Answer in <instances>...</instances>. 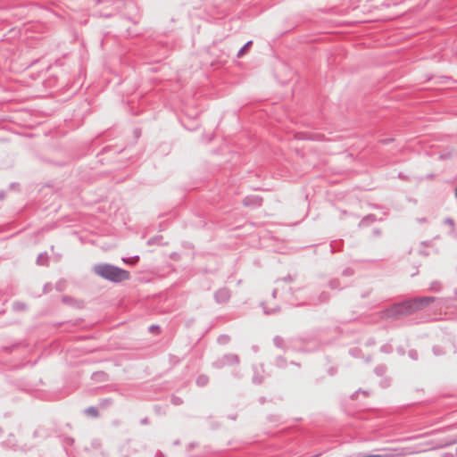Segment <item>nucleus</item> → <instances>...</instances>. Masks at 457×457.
Listing matches in <instances>:
<instances>
[{"label": "nucleus", "instance_id": "f257e3e1", "mask_svg": "<svg viewBox=\"0 0 457 457\" xmlns=\"http://www.w3.org/2000/svg\"><path fill=\"white\" fill-rule=\"evenodd\" d=\"M435 301L434 296H420L394 303L380 312L382 319L398 320L423 310Z\"/></svg>", "mask_w": 457, "mask_h": 457}, {"label": "nucleus", "instance_id": "f03ea898", "mask_svg": "<svg viewBox=\"0 0 457 457\" xmlns=\"http://www.w3.org/2000/svg\"><path fill=\"white\" fill-rule=\"evenodd\" d=\"M92 271L98 277L112 283L118 284L130 278V273L111 263L100 262L92 267Z\"/></svg>", "mask_w": 457, "mask_h": 457}, {"label": "nucleus", "instance_id": "7ed1b4c3", "mask_svg": "<svg viewBox=\"0 0 457 457\" xmlns=\"http://www.w3.org/2000/svg\"><path fill=\"white\" fill-rule=\"evenodd\" d=\"M239 363V357L235 353H226L212 363L216 369H222L227 365H235Z\"/></svg>", "mask_w": 457, "mask_h": 457}, {"label": "nucleus", "instance_id": "20e7f679", "mask_svg": "<svg viewBox=\"0 0 457 457\" xmlns=\"http://www.w3.org/2000/svg\"><path fill=\"white\" fill-rule=\"evenodd\" d=\"M123 149H119L113 145H107L104 147L98 154H96V158H97V162L104 163V158L102 156L106 155L108 161L116 157L119 154H120Z\"/></svg>", "mask_w": 457, "mask_h": 457}, {"label": "nucleus", "instance_id": "39448f33", "mask_svg": "<svg viewBox=\"0 0 457 457\" xmlns=\"http://www.w3.org/2000/svg\"><path fill=\"white\" fill-rule=\"evenodd\" d=\"M214 301L218 304L228 303L231 297V291L228 287H221L214 292Z\"/></svg>", "mask_w": 457, "mask_h": 457}, {"label": "nucleus", "instance_id": "423d86ee", "mask_svg": "<svg viewBox=\"0 0 457 457\" xmlns=\"http://www.w3.org/2000/svg\"><path fill=\"white\" fill-rule=\"evenodd\" d=\"M262 201L260 195H247L243 199V204L246 207L257 208L262 205Z\"/></svg>", "mask_w": 457, "mask_h": 457}, {"label": "nucleus", "instance_id": "0eeeda50", "mask_svg": "<svg viewBox=\"0 0 457 457\" xmlns=\"http://www.w3.org/2000/svg\"><path fill=\"white\" fill-rule=\"evenodd\" d=\"M62 301L63 303L71 305L72 307L81 309L84 307V301L83 300H78L73 298L72 296L64 295L62 297Z\"/></svg>", "mask_w": 457, "mask_h": 457}, {"label": "nucleus", "instance_id": "6e6552de", "mask_svg": "<svg viewBox=\"0 0 457 457\" xmlns=\"http://www.w3.org/2000/svg\"><path fill=\"white\" fill-rule=\"evenodd\" d=\"M377 221V216L375 214H368L364 216L358 224L359 228H365L370 226L371 223Z\"/></svg>", "mask_w": 457, "mask_h": 457}, {"label": "nucleus", "instance_id": "1a4fd4ad", "mask_svg": "<svg viewBox=\"0 0 457 457\" xmlns=\"http://www.w3.org/2000/svg\"><path fill=\"white\" fill-rule=\"evenodd\" d=\"M91 379L96 382H107L109 381V375L104 371H96L91 375Z\"/></svg>", "mask_w": 457, "mask_h": 457}, {"label": "nucleus", "instance_id": "9d476101", "mask_svg": "<svg viewBox=\"0 0 457 457\" xmlns=\"http://www.w3.org/2000/svg\"><path fill=\"white\" fill-rule=\"evenodd\" d=\"M37 264L39 266H48L49 265V256L47 253H41L37 257Z\"/></svg>", "mask_w": 457, "mask_h": 457}, {"label": "nucleus", "instance_id": "9b49d317", "mask_svg": "<svg viewBox=\"0 0 457 457\" xmlns=\"http://www.w3.org/2000/svg\"><path fill=\"white\" fill-rule=\"evenodd\" d=\"M27 308H28V307H27V304H26L25 303H23V302L15 301V302H13V303H12V310H13L14 312H24V311H26V310H27Z\"/></svg>", "mask_w": 457, "mask_h": 457}, {"label": "nucleus", "instance_id": "f8f14e48", "mask_svg": "<svg viewBox=\"0 0 457 457\" xmlns=\"http://www.w3.org/2000/svg\"><path fill=\"white\" fill-rule=\"evenodd\" d=\"M162 240H163L162 236H161V235L154 236L148 239L147 245H163Z\"/></svg>", "mask_w": 457, "mask_h": 457}, {"label": "nucleus", "instance_id": "ddd939ff", "mask_svg": "<svg viewBox=\"0 0 457 457\" xmlns=\"http://www.w3.org/2000/svg\"><path fill=\"white\" fill-rule=\"evenodd\" d=\"M253 45V41L252 40H249L247 41L237 52V56L238 58H241L243 57L245 53L249 50L250 46Z\"/></svg>", "mask_w": 457, "mask_h": 457}, {"label": "nucleus", "instance_id": "4468645a", "mask_svg": "<svg viewBox=\"0 0 457 457\" xmlns=\"http://www.w3.org/2000/svg\"><path fill=\"white\" fill-rule=\"evenodd\" d=\"M328 287L332 290H342L344 288V287H341L340 280L338 278L329 280Z\"/></svg>", "mask_w": 457, "mask_h": 457}, {"label": "nucleus", "instance_id": "2eb2a0df", "mask_svg": "<svg viewBox=\"0 0 457 457\" xmlns=\"http://www.w3.org/2000/svg\"><path fill=\"white\" fill-rule=\"evenodd\" d=\"M386 371H387V367L386 364H379L377 367H375V369H374V373L378 377L384 376Z\"/></svg>", "mask_w": 457, "mask_h": 457}, {"label": "nucleus", "instance_id": "dca6fc26", "mask_svg": "<svg viewBox=\"0 0 457 457\" xmlns=\"http://www.w3.org/2000/svg\"><path fill=\"white\" fill-rule=\"evenodd\" d=\"M274 365L278 368L284 369L287 366V360L283 356H278L274 361Z\"/></svg>", "mask_w": 457, "mask_h": 457}, {"label": "nucleus", "instance_id": "f3484780", "mask_svg": "<svg viewBox=\"0 0 457 457\" xmlns=\"http://www.w3.org/2000/svg\"><path fill=\"white\" fill-rule=\"evenodd\" d=\"M209 383V378L206 375H199L196 378V385L199 386H205Z\"/></svg>", "mask_w": 457, "mask_h": 457}, {"label": "nucleus", "instance_id": "a211bd4d", "mask_svg": "<svg viewBox=\"0 0 457 457\" xmlns=\"http://www.w3.org/2000/svg\"><path fill=\"white\" fill-rule=\"evenodd\" d=\"M349 354L354 358H362V351L359 347H353L349 350Z\"/></svg>", "mask_w": 457, "mask_h": 457}, {"label": "nucleus", "instance_id": "6ab92c4d", "mask_svg": "<svg viewBox=\"0 0 457 457\" xmlns=\"http://www.w3.org/2000/svg\"><path fill=\"white\" fill-rule=\"evenodd\" d=\"M442 289V284L441 282L435 280L430 283L429 285V290L435 293L440 292Z\"/></svg>", "mask_w": 457, "mask_h": 457}, {"label": "nucleus", "instance_id": "aec40b11", "mask_svg": "<svg viewBox=\"0 0 457 457\" xmlns=\"http://www.w3.org/2000/svg\"><path fill=\"white\" fill-rule=\"evenodd\" d=\"M330 298V295L328 292H321L318 297V303H328Z\"/></svg>", "mask_w": 457, "mask_h": 457}, {"label": "nucleus", "instance_id": "412c9836", "mask_svg": "<svg viewBox=\"0 0 457 457\" xmlns=\"http://www.w3.org/2000/svg\"><path fill=\"white\" fill-rule=\"evenodd\" d=\"M432 352L435 356H442V355L445 354V349L440 345H434L432 347Z\"/></svg>", "mask_w": 457, "mask_h": 457}, {"label": "nucleus", "instance_id": "4be33fe9", "mask_svg": "<svg viewBox=\"0 0 457 457\" xmlns=\"http://www.w3.org/2000/svg\"><path fill=\"white\" fill-rule=\"evenodd\" d=\"M87 416H91L93 418L99 417L98 408L96 406L87 407Z\"/></svg>", "mask_w": 457, "mask_h": 457}, {"label": "nucleus", "instance_id": "5701e85b", "mask_svg": "<svg viewBox=\"0 0 457 457\" xmlns=\"http://www.w3.org/2000/svg\"><path fill=\"white\" fill-rule=\"evenodd\" d=\"M261 305L263 309V312L267 315L273 314V313L278 312L280 311V308L278 306L272 308V309H268L263 303H262Z\"/></svg>", "mask_w": 457, "mask_h": 457}, {"label": "nucleus", "instance_id": "b1692460", "mask_svg": "<svg viewBox=\"0 0 457 457\" xmlns=\"http://www.w3.org/2000/svg\"><path fill=\"white\" fill-rule=\"evenodd\" d=\"M230 341V337L228 335H220L218 337L217 342L220 345H227Z\"/></svg>", "mask_w": 457, "mask_h": 457}, {"label": "nucleus", "instance_id": "393cba45", "mask_svg": "<svg viewBox=\"0 0 457 457\" xmlns=\"http://www.w3.org/2000/svg\"><path fill=\"white\" fill-rule=\"evenodd\" d=\"M123 262L127 264L135 265L139 262V256L135 255V256L129 257V259H123Z\"/></svg>", "mask_w": 457, "mask_h": 457}, {"label": "nucleus", "instance_id": "a878e982", "mask_svg": "<svg viewBox=\"0 0 457 457\" xmlns=\"http://www.w3.org/2000/svg\"><path fill=\"white\" fill-rule=\"evenodd\" d=\"M380 352L383 353H391L393 352V346L390 344H385L381 345Z\"/></svg>", "mask_w": 457, "mask_h": 457}, {"label": "nucleus", "instance_id": "bb28decb", "mask_svg": "<svg viewBox=\"0 0 457 457\" xmlns=\"http://www.w3.org/2000/svg\"><path fill=\"white\" fill-rule=\"evenodd\" d=\"M273 343L274 345L278 347V348H282L283 345H284V339L279 337V336H276L274 338H273Z\"/></svg>", "mask_w": 457, "mask_h": 457}, {"label": "nucleus", "instance_id": "cd10ccee", "mask_svg": "<svg viewBox=\"0 0 457 457\" xmlns=\"http://www.w3.org/2000/svg\"><path fill=\"white\" fill-rule=\"evenodd\" d=\"M263 380H264L263 376L259 375V374H254L252 378L253 383L255 385H261L263 382Z\"/></svg>", "mask_w": 457, "mask_h": 457}, {"label": "nucleus", "instance_id": "c85d7f7f", "mask_svg": "<svg viewBox=\"0 0 457 457\" xmlns=\"http://www.w3.org/2000/svg\"><path fill=\"white\" fill-rule=\"evenodd\" d=\"M170 402L173 405L179 406L183 403V399L179 396L172 395Z\"/></svg>", "mask_w": 457, "mask_h": 457}, {"label": "nucleus", "instance_id": "c756f323", "mask_svg": "<svg viewBox=\"0 0 457 457\" xmlns=\"http://www.w3.org/2000/svg\"><path fill=\"white\" fill-rule=\"evenodd\" d=\"M408 355L409 357L413 360V361H417L419 359V353H418V351L415 350V349H411L409 352H408Z\"/></svg>", "mask_w": 457, "mask_h": 457}, {"label": "nucleus", "instance_id": "7c9ffc66", "mask_svg": "<svg viewBox=\"0 0 457 457\" xmlns=\"http://www.w3.org/2000/svg\"><path fill=\"white\" fill-rule=\"evenodd\" d=\"M354 273V270L350 268V267H347L345 268L343 271H342V276L344 277H351L353 276Z\"/></svg>", "mask_w": 457, "mask_h": 457}, {"label": "nucleus", "instance_id": "2f4dec72", "mask_svg": "<svg viewBox=\"0 0 457 457\" xmlns=\"http://www.w3.org/2000/svg\"><path fill=\"white\" fill-rule=\"evenodd\" d=\"M65 287V281L64 280H59L56 284H55V288L56 290L58 291H62Z\"/></svg>", "mask_w": 457, "mask_h": 457}, {"label": "nucleus", "instance_id": "473e14b6", "mask_svg": "<svg viewBox=\"0 0 457 457\" xmlns=\"http://www.w3.org/2000/svg\"><path fill=\"white\" fill-rule=\"evenodd\" d=\"M444 224L448 225L450 228H453L455 226L454 220L450 217H447L444 220Z\"/></svg>", "mask_w": 457, "mask_h": 457}, {"label": "nucleus", "instance_id": "72a5a7b5", "mask_svg": "<svg viewBox=\"0 0 457 457\" xmlns=\"http://www.w3.org/2000/svg\"><path fill=\"white\" fill-rule=\"evenodd\" d=\"M149 331L152 333H159L161 331V328L159 325L153 324L149 327Z\"/></svg>", "mask_w": 457, "mask_h": 457}, {"label": "nucleus", "instance_id": "f704fd0d", "mask_svg": "<svg viewBox=\"0 0 457 457\" xmlns=\"http://www.w3.org/2000/svg\"><path fill=\"white\" fill-rule=\"evenodd\" d=\"M111 403H112V399H111V398H105V399H102V400L100 401L99 405H100L101 407H105V406H107L108 404H110Z\"/></svg>", "mask_w": 457, "mask_h": 457}, {"label": "nucleus", "instance_id": "c9c22d12", "mask_svg": "<svg viewBox=\"0 0 457 457\" xmlns=\"http://www.w3.org/2000/svg\"><path fill=\"white\" fill-rule=\"evenodd\" d=\"M295 280L294 277H292L291 275H287L286 277H284L283 278H279L278 279L277 281H284V282H293Z\"/></svg>", "mask_w": 457, "mask_h": 457}, {"label": "nucleus", "instance_id": "e433bc0d", "mask_svg": "<svg viewBox=\"0 0 457 457\" xmlns=\"http://www.w3.org/2000/svg\"><path fill=\"white\" fill-rule=\"evenodd\" d=\"M91 445L93 448H100L102 445V443L99 439H93L91 442Z\"/></svg>", "mask_w": 457, "mask_h": 457}, {"label": "nucleus", "instance_id": "4c0bfd02", "mask_svg": "<svg viewBox=\"0 0 457 457\" xmlns=\"http://www.w3.org/2000/svg\"><path fill=\"white\" fill-rule=\"evenodd\" d=\"M448 234L452 237L457 239V231L455 230V226L453 228V227L450 228V230H449Z\"/></svg>", "mask_w": 457, "mask_h": 457}, {"label": "nucleus", "instance_id": "58836bf2", "mask_svg": "<svg viewBox=\"0 0 457 457\" xmlns=\"http://www.w3.org/2000/svg\"><path fill=\"white\" fill-rule=\"evenodd\" d=\"M381 233H382L381 229L378 228H375L372 229V235L375 237H378L379 236H381Z\"/></svg>", "mask_w": 457, "mask_h": 457}, {"label": "nucleus", "instance_id": "ea45409f", "mask_svg": "<svg viewBox=\"0 0 457 457\" xmlns=\"http://www.w3.org/2000/svg\"><path fill=\"white\" fill-rule=\"evenodd\" d=\"M93 16H98V17H105V18H108L111 16L110 13H106V12H94L93 13Z\"/></svg>", "mask_w": 457, "mask_h": 457}, {"label": "nucleus", "instance_id": "a19ab883", "mask_svg": "<svg viewBox=\"0 0 457 457\" xmlns=\"http://www.w3.org/2000/svg\"><path fill=\"white\" fill-rule=\"evenodd\" d=\"M375 343H376L375 339H374L373 337H370V338L366 341L365 345H366L367 346H371V345H375Z\"/></svg>", "mask_w": 457, "mask_h": 457}, {"label": "nucleus", "instance_id": "79ce46f5", "mask_svg": "<svg viewBox=\"0 0 457 457\" xmlns=\"http://www.w3.org/2000/svg\"><path fill=\"white\" fill-rule=\"evenodd\" d=\"M370 294H371V289H369V290L364 291L363 293H361V298H367V297L370 296Z\"/></svg>", "mask_w": 457, "mask_h": 457}, {"label": "nucleus", "instance_id": "37998d69", "mask_svg": "<svg viewBox=\"0 0 457 457\" xmlns=\"http://www.w3.org/2000/svg\"><path fill=\"white\" fill-rule=\"evenodd\" d=\"M73 442H74L73 438H71V437H67L63 441V443L65 445H71L73 444Z\"/></svg>", "mask_w": 457, "mask_h": 457}, {"label": "nucleus", "instance_id": "c03bdc74", "mask_svg": "<svg viewBox=\"0 0 457 457\" xmlns=\"http://www.w3.org/2000/svg\"><path fill=\"white\" fill-rule=\"evenodd\" d=\"M105 0H87V4L92 3L95 5L99 4L100 3H104Z\"/></svg>", "mask_w": 457, "mask_h": 457}, {"label": "nucleus", "instance_id": "a18cd8bd", "mask_svg": "<svg viewBox=\"0 0 457 457\" xmlns=\"http://www.w3.org/2000/svg\"><path fill=\"white\" fill-rule=\"evenodd\" d=\"M394 141V138L392 137H389V138H385V139H382L381 142L384 144V145H388L390 144L391 142Z\"/></svg>", "mask_w": 457, "mask_h": 457}, {"label": "nucleus", "instance_id": "49530a36", "mask_svg": "<svg viewBox=\"0 0 457 457\" xmlns=\"http://www.w3.org/2000/svg\"><path fill=\"white\" fill-rule=\"evenodd\" d=\"M134 136H135L136 138H138L141 136V129H136L134 130Z\"/></svg>", "mask_w": 457, "mask_h": 457}, {"label": "nucleus", "instance_id": "de8ad7c7", "mask_svg": "<svg viewBox=\"0 0 457 457\" xmlns=\"http://www.w3.org/2000/svg\"><path fill=\"white\" fill-rule=\"evenodd\" d=\"M140 423H141L142 425H147V424H149V419H148L147 417H145V418H143V419L140 420Z\"/></svg>", "mask_w": 457, "mask_h": 457}, {"label": "nucleus", "instance_id": "09e8293b", "mask_svg": "<svg viewBox=\"0 0 457 457\" xmlns=\"http://www.w3.org/2000/svg\"><path fill=\"white\" fill-rule=\"evenodd\" d=\"M50 290H51V285L50 284L45 285L44 293H48Z\"/></svg>", "mask_w": 457, "mask_h": 457}, {"label": "nucleus", "instance_id": "8fccbe9b", "mask_svg": "<svg viewBox=\"0 0 457 457\" xmlns=\"http://www.w3.org/2000/svg\"><path fill=\"white\" fill-rule=\"evenodd\" d=\"M397 352L401 354V355H403L405 353V351L403 347H398L397 348Z\"/></svg>", "mask_w": 457, "mask_h": 457}, {"label": "nucleus", "instance_id": "3c124183", "mask_svg": "<svg viewBox=\"0 0 457 457\" xmlns=\"http://www.w3.org/2000/svg\"><path fill=\"white\" fill-rule=\"evenodd\" d=\"M382 386L386 387L389 386V380L386 379L381 383Z\"/></svg>", "mask_w": 457, "mask_h": 457}, {"label": "nucleus", "instance_id": "603ef678", "mask_svg": "<svg viewBox=\"0 0 457 457\" xmlns=\"http://www.w3.org/2000/svg\"><path fill=\"white\" fill-rule=\"evenodd\" d=\"M155 457H165L164 453L161 451H157Z\"/></svg>", "mask_w": 457, "mask_h": 457}, {"label": "nucleus", "instance_id": "864d4df0", "mask_svg": "<svg viewBox=\"0 0 457 457\" xmlns=\"http://www.w3.org/2000/svg\"><path fill=\"white\" fill-rule=\"evenodd\" d=\"M4 196H5L4 191L1 190L0 191V201H2L4 198Z\"/></svg>", "mask_w": 457, "mask_h": 457}, {"label": "nucleus", "instance_id": "5fc2aeb1", "mask_svg": "<svg viewBox=\"0 0 457 457\" xmlns=\"http://www.w3.org/2000/svg\"><path fill=\"white\" fill-rule=\"evenodd\" d=\"M55 164H56V165H58V166H64V165H66V164H67V162H66V161H64V162H57V163H55Z\"/></svg>", "mask_w": 457, "mask_h": 457}, {"label": "nucleus", "instance_id": "6e6d98bb", "mask_svg": "<svg viewBox=\"0 0 457 457\" xmlns=\"http://www.w3.org/2000/svg\"><path fill=\"white\" fill-rule=\"evenodd\" d=\"M371 359H372L371 355H368V356L365 358V361H366V362H370V361H371Z\"/></svg>", "mask_w": 457, "mask_h": 457}, {"label": "nucleus", "instance_id": "4d7b16f0", "mask_svg": "<svg viewBox=\"0 0 457 457\" xmlns=\"http://www.w3.org/2000/svg\"><path fill=\"white\" fill-rule=\"evenodd\" d=\"M330 248H331V253H335L337 250L335 248V246L331 244L330 245ZM340 249H338L337 251H339Z\"/></svg>", "mask_w": 457, "mask_h": 457}, {"label": "nucleus", "instance_id": "13d9d810", "mask_svg": "<svg viewBox=\"0 0 457 457\" xmlns=\"http://www.w3.org/2000/svg\"><path fill=\"white\" fill-rule=\"evenodd\" d=\"M87 243H91V244H95V241L91 238H89V237L87 236Z\"/></svg>", "mask_w": 457, "mask_h": 457}, {"label": "nucleus", "instance_id": "bf43d9fd", "mask_svg": "<svg viewBox=\"0 0 457 457\" xmlns=\"http://www.w3.org/2000/svg\"><path fill=\"white\" fill-rule=\"evenodd\" d=\"M277 292L278 290L277 289H274L273 292H272V297H276V295H277Z\"/></svg>", "mask_w": 457, "mask_h": 457}, {"label": "nucleus", "instance_id": "052dcab7", "mask_svg": "<svg viewBox=\"0 0 457 457\" xmlns=\"http://www.w3.org/2000/svg\"><path fill=\"white\" fill-rule=\"evenodd\" d=\"M334 372H335L334 369H333V368H331V369L329 370V374H330V375H333V374H334Z\"/></svg>", "mask_w": 457, "mask_h": 457}, {"label": "nucleus", "instance_id": "680f3d73", "mask_svg": "<svg viewBox=\"0 0 457 457\" xmlns=\"http://www.w3.org/2000/svg\"><path fill=\"white\" fill-rule=\"evenodd\" d=\"M291 364L295 365V366H298V367L300 366V364H299V363H297V362H295V361H291Z\"/></svg>", "mask_w": 457, "mask_h": 457}, {"label": "nucleus", "instance_id": "e2e57ef3", "mask_svg": "<svg viewBox=\"0 0 457 457\" xmlns=\"http://www.w3.org/2000/svg\"><path fill=\"white\" fill-rule=\"evenodd\" d=\"M361 390L355 391V393L352 395V398L353 399L355 397V395H357Z\"/></svg>", "mask_w": 457, "mask_h": 457}, {"label": "nucleus", "instance_id": "0e129e2a", "mask_svg": "<svg viewBox=\"0 0 457 457\" xmlns=\"http://www.w3.org/2000/svg\"><path fill=\"white\" fill-rule=\"evenodd\" d=\"M260 402L263 403L265 402V398H264V397H262V398L260 399Z\"/></svg>", "mask_w": 457, "mask_h": 457}, {"label": "nucleus", "instance_id": "69168bd1", "mask_svg": "<svg viewBox=\"0 0 457 457\" xmlns=\"http://www.w3.org/2000/svg\"><path fill=\"white\" fill-rule=\"evenodd\" d=\"M228 418L231 420H236V416H229Z\"/></svg>", "mask_w": 457, "mask_h": 457}, {"label": "nucleus", "instance_id": "338daca9", "mask_svg": "<svg viewBox=\"0 0 457 457\" xmlns=\"http://www.w3.org/2000/svg\"><path fill=\"white\" fill-rule=\"evenodd\" d=\"M14 186H15V184H14V183H12V184L10 185V187H14Z\"/></svg>", "mask_w": 457, "mask_h": 457}, {"label": "nucleus", "instance_id": "774afa93", "mask_svg": "<svg viewBox=\"0 0 457 457\" xmlns=\"http://www.w3.org/2000/svg\"><path fill=\"white\" fill-rule=\"evenodd\" d=\"M455 297L457 298V288H456V291H455Z\"/></svg>", "mask_w": 457, "mask_h": 457}]
</instances>
